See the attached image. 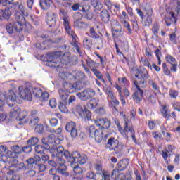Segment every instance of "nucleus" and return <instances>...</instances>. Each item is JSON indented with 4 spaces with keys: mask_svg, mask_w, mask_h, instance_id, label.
I'll use <instances>...</instances> for the list:
<instances>
[{
    "mask_svg": "<svg viewBox=\"0 0 180 180\" xmlns=\"http://www.w3.org/2000/svg\"><path fill=\"white\" fill-rule=\"evenodd\" d=\"M85 78V74L82 72H77L76 73V79H84Z\"/></svg>",
    "mask_w": 180,
    "mask_h": 180,
    "instance_id": "nucleus-61",
    "label": "nucleus"
},
{
    "mask_svg": "<svg viewBox=\"0 0 180 180\" xmlns=\"http://www.w3.org/2000/svg\"><path fill=\"white\" fill-rule=\"evenodd\" d=\"M148 84L150 85V86H152L154 91H160V86H158V85H157L156 83L154 82V81H153V79L148 80Z\"/></svg>",
    "mask_w": 180,
    "mask_h": 180,
    "instance_id": "nucleus-51",
    "label": "nucleus"
},
{
    "mask_svg": "<svg viewBox=\"0 0 180 180\" xmlns=\"http://www.w3.org/2000/svg\"><path fill=\"white\" fill-rule=\"evenodd\" d=\"M49 99V93L42 92L41 96L39 97V100L41 102H44V101H47Z\"/></svg>",
    "mask_w": 180,
    "mask_h": 180,
    "instance_id": "nucleus-55",
    "label": "nucleus"
},
{
    "mask_svg": "<svg viewBox=\"0 0 180 180\" xmlns=\"http://www.w3.org/2000/svg\"><path fill=\"white\" fill-rule=\"evenodd\" d=\"M63 54L60 51L53 52L47 54V65L49 67H53L54 68H63L64 67V62L60 61V57Z\"/></svg>",
    "mask_w": 180,
    "mask_h": 180,
    "instance_id": "nucleus-4",
    "label": "nucleus"
},
{
    "mask_svg": "<svg viewBox=\"0 0 180 180\" xmlns=\"http://www.w3.org/2000/svg\"><path fill=\"white\" fill-rule=\"evenodd\" d=\"M169 37L171 43H172V44H176V34L175 32L170 34Z\"/></svg>",
    "mask_w": 180,
    "mask_h": 180,
    "instance_id": "nucleus-56",
    "label": "nucleus"
},
{
    "mask_svg": "<svg viewBox=\"0 0 180 180\" xmlns=\"http://www.w3.org/2000/svg\"><path fill=\"white\" fill-rule=\"evenodd\" d=\"M7 161H9L10 163V168H12V167H16V165L19 161H18V159H15L14 158H12V155L7 158Z\"/></svg>",
    "mask_w": 180,
    "mask_h": 180,
    "instance_id": "nucleus-40",
    "label": "nucleus"
},
{
    "mask_svg": "<svg viewBox=\"0 0 180 180\" xmlns=\"http://www.w3.org/2000/svg\"><path fill=\"white\" fill-rule=\"evenodd\" d=\"M22 148L16 145L12 147V151L15 153V154H20L22 153Z\"/></svg>",
    "mask_w": 180,
    "mask_h": 180,
    "instance_id": "nucleus-53",
    "label": "nucleus"
},
{
    "mask_svg": "<svg viewBox=\"0 0 180 180\" xmlns=\"http://www.w3.org/2000/svg\"><path fill=\"white\" fill-rule=\"evenodd\" d=\"M129 165V160L124 159L120 160L117 165V171H124L127 166Z\"/></svg>",
    "mask_w": 180,
    "mask_h": 180,
    "instance_id": "nucleus-23",
    "label": "nucleus"
},
{
    "mask_svg": "<svg viewBox=\"0 0 180 180\" xmlns=\"http://www.w3.org/2000/svg\"><path fill=\"white\" fill-rule=\"evenodd\" d=\"M11 18V10L9 8H5L4 11L0 10V20H9Z\"/></svg>",
    "mask_w": 180,
    "mask_h": 180,
    "instance_id": "nucleus-22",
    "label": "nucleus"
},
{
    "mask_svg": "<svg viewBox=\"0 0 180 180\" xmlns=\"http://www.w3.org/2000/svg\"><path fill=\"white\" fill-rule=\"evenodd\" d=\"M143 98H144V91H143L141 89H137V90H135L132 94V99H134L136 103H140L143 100Z\"/></svg>",
    "mask_w": 180,
    "mask_h": 180,
    "instance_id": "nucleus-15",
    "label": "nucleus"
},
{
    "mask_svg": "<svg viewBox=\"0 0 180 180\" xmlns=\"http://www.w3.org/2000/svg\"><path fill=\"white\" fill-rule=\"evenodd\" d=\"M63 25L66 33H68V34L72 37V46L74 47V49H75L77 53H81V50L79 49V44L77 42V39H75V37H77V34H75V32L71 29V26H70V22H68L67 18L63 19Z\"/></svg>",
    "mask_w": 180,
    "mask_h": 180,
    "instance_id": "nucleus-6",
    "label": "nucleus"
},
{
    "mask_svg": "<svg viewBox=\"0 0 180 180\" xmlns=\"http://www.w3.org/2000/svg\"><path fill=\"white\" fill-rule=\"evenodd\" d=\"M57 171L58 174H60V175H63V176H65V178L70 176V173L67 172V166H62L58 167Z\"/></svg>",
    "mask_w": 180,
    "mask_h": 180,
    "instance_id": "nucleus-31",
    "label": "nucleus"
},
{
    "mask_svg": "<svg viewBox=\"0 0 180 180\" xmlns=\"http://www.w3.org/2000/svg\"><path fill=\"white\" fill-rule=\"evenodd\" d=\"M64 157H65L68 162H70L71 165L78 163L85 164L88 160V157L86 155L81 154L78 151H75L70 154L68 150H65Z\"/></svg>",
    "mask_w": 180,
    "mask_h": 180,
    "instance_id": "nucleus-3",
    "label": "nucleus"
},
{
    "mask_svg": "<svg viewBox=\"0 0 180 180\" xmlns=\"http://www.w3.org/2000/svg\"><path fill=\"white\" fill-rule=\"evenodd\" d=\"M134 86H136V89H140L141 88H146L147 86V82H146V79L141 78L138 79V80H134L133 82Z\"/></svg>",
    "mask_w": 180,
    "mask_h": 180,
    "instance_id": "nucleus-21",
    "label": "nucleus"
},
{
    "mask_svg": "<svg viewBox=\"0 0 180 180\" xmlns=\"http://www.w3.org/2000/svg\"><path fill=\"white\" fill-rule=\"evenodd\" d=\"M112 35L117 37H122L123 36V30H122V25H118L117 27H112Z\"/></svg>",
    "mask_w": 180,
    "mask_h": 180,
    "instance_id": "nucleus-26",
    "label": "nucleus"
},
{
    "mask_svg": "<svg viewBox=\"0 0 180 180\" xmlns=\"http://www.w3.org/2000/svg\"><path fill=\"white\" fill-rule=\"evenodd\" d=\"M91 71L94 72V74L97 77V78L99 79L102 77V73L98 70L96 68L91 69Z\"/></svg>",
    "mask_w": 180,
    "mask_h": 180,
    "instance_id": "nucleus-59",
    "label": "nucleus"
},
{
    "mask_svg": "<svg viewBox=\"0 0 180 180\" xmlns=\"http://www.w3.org/2000/svg\"><path fill=\"white\" fill-rule=\"evenodd\" d=\"M91 5L94 6V8L98 9V11H101V9L103 8L102 2H101L99 0H91Z\"/></svg>",
    "mask_w": 180,
    "mask_h": 180,
    "instance_id": "nucleus-33",
    "label": "nucleus"
},
{
    "mask_svg": "<svg viewBox=\"0 0 180 180\" xmlns=\"http://www.w3.org/2000/svg\"><path fill=\"white\" fill-rule=\"evenodd\" d=\"M58 94H59V98L62 101L63 103H67L68 102V96L69 94L68 91L64 90V89H60L58 90Z\"/></svg>",
    "mask_w": 180,
    "mask_h": 180,
    "instance_id": "nucleus-20",
    "label": "nucleus"
},
{
    "mask_svg": "<svg viewBox=\"0 0 180 180\" xmlns=\"http://www.w3.org/2000/svg\"><path fill=\"white\" fill-rule=\"evenodd\" d=\"M72 2L71 0H63V6H65V8H71Z\"/></svg>",
    "mask_w": 180,
    "mask_h": 180,
    "instance_id": "nucleus-62",
    "label": "nucleus"
},
{
    "mask_svg": "<svg viewBox=\"0 0 180 180\" xmlns=\"http://www.w3.org/2000/svg\"><path fill=\"white\" fill-rule=\"evenodd\" d=\"M82 14L81 13H75L73 15V23H76L77 22H80L81 20H82Z\"/></svg>",
    "mask_w": 180,
    "mask_h": 180,
    "instance_id": "nucleus-43",
    "label": "nucleus"
},
{
    "mask_svg": "<svg viewBox=\"0 0 180 180\" xmlns=\"http://www.w3.org/2000/svg\"><path fill=\"white\" fill-rule=\"evenodd\" d=\"M20 108L18 107H15L12 108L10 111V117H15V116H19V120L22 122V120H25L26 119V116H27V112H22L20 114Z\"/></svg>",
    "mask_w": 180,
    "mask_h": 180,
    "instance_id": "nucleus-12",
    "label": "nucleus"
},
{
    "mask_svg": "<svg viewBox=\"0 0 180 180\" xmlns=\"http://www.w3.org/2000/svg\"><path fill=\"white\" fill-rule=\"evenodd\" d=\"M0 153L3 155H6V158L12 156V152L8 150L6 146H0Z\"/></svg>",
    "mask_w": 180,
    "mask_h": 180,
    "instance_id": "nucleus-29",
    "label": "nucleus"
},
{
    "mask_svg": "<svg viewBox=\"0 0 180 180\" xmlns=\"http://www.w3.org/2000/svg\"><path fill=\"white\" fill-rule=\"evenodd\" d=\"M65 130L68 133H70L71 137L72 139H75L77 136H78V130L77 129V124L75 122L71 121L66 124Z\"/></svg>",
    "mask_w": 180,
    "mask_h": 180,
    "instance_id": "nucleus-11",
    "label": "nucleus"
},
{
    "mask_svg": "<svg viewBox=\"0 0 180 180\" xmlns=\"http://www.w3.org/2000/svg\"><path fill=\"white\" fill-rule=\"evenodd\" d=\"M141 61L142 64H143V65H145V67H148V68H150V70H152V66L150 64V63L148 62V60L141 58Z\"/></svg>",
    "mask_w": 180,
    "mask_h": 180,
    "instance_id": "nucleus-57",
    "label": "nucleus"
},
{
    "mask_svg": "<svg viewBox=\"0 0 180 180\" xmlns=\"http://www.w3.org/2000/svg\"><path fill=\"white\" fill-rule=\"evenodd\" d=\"M98 178H101L103 180H110V175L108 173H100L97 174Z\"/></svg>",
    "mask_w": 180,
    "mask_h": 180,
    "instance_id": "nucleus-49",
    "label": "nucleus"
},
{
    "mask_svg": "<svg viewBox=\"0 0 180 180\" xmlns=\"http://www.w3.org/2000/svg\"><path fill=\"white\" fill-rule=\"evenodd\" d=\"M124 133L127 138H129V136H130L134 141V143H137V139H136V132L134 131V129L129 124V122L126 118H124Z\"/></svg>",
    "mask_w": 180,
    "mask_h": 180,
    "instance_id": "nucleus-10",
    "label": "nucleus"
},
{
    "mask_svg": "<svg viewBox=\"0 0 180 180\" xmlns=\"http://www.w3.org/2000/svg\"><path fill=\"white\" fill-rule=\"evenodd\" d=\"M169 112H171L165 105L162 106V108L161 110V113L165 119H169L171 117V115H169Z\"/></svg>",
    "mask_w": 180,
    "mask_h": 180,
    "instance_id": "nucleus-34",
    "label": "nucleus"
},
{
    "mask_svg": "<svg viewBox=\"0 0 180 180\" xmlns=\"http://www.w3.org/2000/svg\"><path fill=\"white\" fill-rule=\"evenodd\" d=\"M25 17L17 14L15 19L6 27L8 33H9V34L15 33V32L20 33V32L23 30V25H25Z\"/></svg>",
    "mask_w": 180,
    "mask_h": 180,
    "instance_id": "nucleus-2",
    "label": "nucleus"
},
{
    "mask_svg": "<svg viewBox=\"0 0 180 180\" xmlns=\"http://www.w3.org/2000/svg\"><path fill=\"white\" fill-rule=\"evenodd\" d=\"M106 148L110 150V151H114L117 157H122L123 155V144L120 143L119 140L115 137L108 139L106 143Z\"/></svg>",
    "mask_w": 180,
    "mask_h": 180,
    "instance_id": "nucleus-5",
    "label": "nucleus"
},
{
    "mask_svg": "<svg viewBox=\"0 0 180 180\" xmlns=\"http://www.w3.org/2000/svg\"><path fill=\"white\" fill-rule=\"evenodd\" d=\"M89 137L94 139L97 143H101L103 139V132L95 128V126L90 125L86 128Z\"/></svg>",
    "mask_w": 180,
    "mask_h": 180,
    "instance_id": "nucleus-7",
    "label": "nucleus"
},
{
    "mask_svg": "<svg viewBox=\"0 0 180 180\" xmlns=\"http://www.w3.org/2000/svg\"><path fill=\"white\" fill-rule=\"evenodd\" d=\"M172 106L174 109V110H177V112H180V103L176 102L172 103Z\"/></svg>",
    "mask_w": 180,
    "mask_h": 180,
    "instance_id": "nucleus-64",
    "label": "nucleus"
},
{
    "mask_svg": "<svg viewBox=\"0 0 180 180\" xmlns=\"http://www.w3.org/2000/svg\"><path fill=\"white\" fill-rule=\"evenodd\" d=\"M77 96L81 101H88V99H91V98L95 96V91L92 89H86L82 92L77 93Z\"/></svg>",
    "mask_w": 180,
    "mask_h": 180,
    "instance_id": "nucleus-9",
    "label": "nucleus"
},
{
    "mask_svg": "<svg viewBox=\"0 0 180 180\" xmlns=\"http://www.w3.org/2000/svg\"><path fill=\"white\" fill-rule=\"evenodd\" d=\"M97 174H100V173H96L95 174L94 172H89L86 174V178H88L89 179H95V180H96V176H98Z\"/></svg>",
    "mask_w": 180,
    "mask_h": 180,
    "instance_id": "nucleus-50",
    "label": "nucleus"
},
{
    "mask_svg": "<svg viewBox=\"0 0 180 180\" xmlns=\"http://www.w3.org/2000/svg\"><path fill=\"white\" fill-rule=\"evenodd\" d=\"M122 23L124 26V27L127 29V32L129 33V34H131V27H130V23H129V22L126 21V20H123Z\"/></svg>",
    "mask_w": 180,
    "mask_h": 180,
    "instance_id": "nucleus-54",
    "label": "nucleus"
},
{
    "mask_svg": "<svg viewBox=\"0 0 180 180\" xmlns=\"http://www.w3.org/2000/svg\"><path fill=\"white\" fill-rule=\"evenodd\" d=\"M101 19L104 23H109L110 20V15L108 10H103L101 13Z\"/></svg>",
    "mask_w": 180,
    "mask_h": 180,
    "instance_id": "nucleus-24",
    "label": "nucleus"
},
{
    "mask_svg": "<svg viewBox=\"0 0 180 180\" xmlns=\"http://www.w3.org/2000/svg\"><path fill=\"white\" fill-rule=\"evenodd\" d=\"M51 0H39V5L41 9L47 11L51 6Z\"/></svg>",
    "mask_w": 180,
    "mask_h": 180,
    "instance_id": "nucleus-25",
    "label": "nucleus"
},
{
    "mask_svg": "<svg viewBox=\"0 0 180 180\" xmlns=\"http://www.w3.org/2000/svg\"><path fill=\"white\" fill-rule=\"evenodd\" d=\"M63 140H64V137L61 136L56 138V135L51 134L46 138H42L41 141L42 144L45 145V148L50 149V146H57V144H60Z\"/></svg>",
    "mask_w": 180,
    "mask_h": 180,
    "instance_id": "nucleus-8",
    "label": "nucleus"
},
{
    "mask_svg": "<svg viewBox=\"0 0 180 180\" xmlns=\"http://www.w3.org/2000/svg\"><path fill=\"white\" fill-rule=\"evenodd\" d=\"M63 87L64 88V91H66V92H70L71 89H74V84L68 83V82H64L63 83Z\"/></svg>",
    "mask_w": 180,
    "mask_h": 180,
    "instance_id": "nucleus-38",
    "label": "nucleus"
},
{
    "mask_svg": "<svg viewBox=\"0 0 180 180\" xmlns=\"http://www.w3.org/2000/svg\"><path fill=\"white\" fill-rule=\"evenodd\" d=\"M22 151L26 154L28 153H32V146L28 144L27 146H24L22 148Z\"/></svg>",
    "mask_w": 180,
    "mask_h": 180,
    "instance_id": "nucleus-60",
    "label": "nucleus"
},
{
    "mask_svg": "<svg viewBox=\"0 0 180 180\" xmlns=\"http://www.w3.org/2000/svg\"><path fill=\"white\" fill-rule=\"evenodd\" d=\"M174 22H176L175 15H174V13H170V17L165 19V23L167 26H171Z\"/></svg>",
    "mask_w": 180,
    "mask_h": 180,
    "instance_id": "nucleus-36",
    "label": "nucleus"
},
{
    "mask_svg": "<svg viewBox=\"0 0 180 180\" xmlns=\"http://www.w3.org/2000/svg\"><path fill=\"white\" fill-rule=\"evenodd\" d=\"M163 72L165 75H169L171 74V71L168 70V67H167V63H162Z\"/></svg>",
    "mask_w": 180,
    "mask_h": 180,
    "instance_id": "nucleus-58",
    "label": "nucleus"
},
{
    "mask_svg": "<svg viewBox=\"0 0 180 180\" xmlns=\"http://www.w3.org/2000/svg\"><path fill=\"white\" fill-rule=\"evenodd\" d=\"M165 58L166 61L169 63V64H174L175 63H176V60L175 59V58L172 57V56L171 55H167Z\"/></svg>",
    "mask_w": 180,
    "mask_h": 180,
    "instance_id": "nucleus-52",
    "label": "nucleus"
},
{
    "mask_svg": "<svg viewBox=\"0 0 180 180\" xmlns=\"http://www.w3.org/2000/svg\"><path fill=\"white\" fill-rule=\"evenodd\" d=\"M75 174H82V169L78 167V163L72 165Z\"/></svg>",
    "mask_w": 180,
    "mask_h": 180,
    "instance_id": "nucleus-48",
    "label": "nucleus"
},
{
    "mask_svg": "<svg viewBox=\"0 0 180 180\" xmlns=\"http://www.w3.org/2000/svg\"><path fill=\"white\" fill-rule=\"evenodd\" d=\"M32 87L29 84H25L20 86L18 88L19 96H17L13 91H8L6 97L7 104L12 108L15 105V103H22V99H26L27 101H32Z\"/></svg>",
    "mask_w": 180,
    "mask_h": 180,
    "instance_id": "nucleus-1",
    "label": "nucleus"
},
{
    "mask_svg": "<svg viewBox=\"0 0 180 180\" xmlns=\"http://www.w3.org/2000/svg\"><path fill=\"white\" fill-rule=\"evenodd\" d=\"M48 150H49V148H46L45 144H44V146L41 145H37L34 147V151L37 154H44L45 153H47Z\"/></svg>",
    "mask_w": 180,
    "mask_h": 180,
    "instance_id": "nucleus-27",
    "label": "nucleus"
},
{
    "mask_svg": "<svg viewBox=\"0 0 180 180\" xmlns=\"http://www.w3.org/2000/svg\"><path fill=\"white\" fill-rule=\"evenodd\" d=\"M85 107H82V105H77L75 108V111L77 115H79V117H84L85 116Z\"/></svg>",
    "mask_w": 180,
    "mask_h": 180,
    "instance_id": "nucleus-30",
    "label": "nucleus"
},
{
    "mask_svg": "<svg viewBox=\"0 0 180 180\" xmlns=\"http://www.w3.org/2000/svg\"><path fill=\"white\" fill-rule=\"evenodd\" d=\"M152 32L153 34L157 36L158 34V32H160V25L157 22L154 23L152 27Z\"/></svg>",
    "mask_w": 180,
    "mask_h": 180,
    "instance_id": "nucleus-47",
    "label": "nucleus"
},
{
    "mask_svg": "<svg viewBox=\"0 0 180 180\" xmlns=\"http://www.w3.org/2000/svg\"><path fill=\"white\" fill-rule=\"evenodd\" d=\"M56 167H65V160L63 158V156H56Z\"/></svg>",
    "mask_w": 180,
    "mask_h": 180,
    "instance_id": "nucleus-35",
    "label": "nucleus"
},
{
    "mask_svg": "<svg viewBox=\"0 0 180 180\" xmlns=\"http://www.w3.org/2000/svg\"><path fill=\"white\" fill-rule=\"evenodd\" d=\"M95 124L98 126L100 129H104L105 130L110 127V121L108 118H99L94 120Z\"/></svg>",
    "mask_w": 180,
    "mask_h": 180,
    "instance_id": "nucleus-13",
    "label": "nucleus"
},
{
    "mask_svg": "<svg viewBox=\"0 0 180 180\" xmlns=\"http://www.w3.org/2000/svg\"><path fill=\"white\" fill-rule=\"evenodd\" d=\"M83 46L86 47V49H91L92 46V39L88 37H84L83 39Z\"/></svg>",
    "mask_w": 180,
    "mask_h": 180,
    "instance_id": "nucleus-37",
    "label": "nucleus"
},
{
    "mask_svg": "<svg viewBox=\"0 0 180 180\" xmlns=\"http://www.w3.org/2000/svg\"><path fill=\"white\" fill-rule=\"evenodd\" d=\"M5 99H6L5 94L0 93V122L6 119V114H5L4 108H2V106L5 105Z\"/></svg>",
    "mask_w": 180,
    "mask_h": 180,
    "instance_id": "nucleus-14",
    "label": "nucleus"
},
{
    "mask_svg": "<svg viewBox=\"0 0 180 180\" xmlns=\"http://www.w3.org/2000/svg\"><path fill=\"white\" fill-rule=\"evenodd\" d=\"M65 105H67V103H64L63 102L60 103V104L58 105L59 110L63 113H68V108H67V106Z\"/></svg>",
    "mask_w": 180,
    "mask_h": 180,
    "instance_id": "nucleus-45",
    "label": "nucleus"
},
{
    "mask_svg": "<svg viewBox=\"0 0 180 180\" xmlns=\"http://www.w3.org/2000/svg\"><path fill=\"white\" fill-rule=\"evenodd\" d=\"M99 105V98H92L87 103L89 109H95Z\"/></svg>",
    "mask_w": 180,
    "mask_h": 180,
    "instance_id": "nucleus-28",
    "label": "nucleus"
},
{
    "mask_svg": "<svg viewBox=\"0 0 180 180\" xmlns=\"http://www.w3.org/2000/svg\"><path fill=\"white\" fill-rule=\"evenodd\" d=\"M46 21L49 27H54L57 22V14L56 13H49Z\"/></svg>",
    "mask_w": 180,
    "mask_h": 180,
    "instance_id": "nucleus-16",
    "label": "nucleus"
},
{
    "mask_svg": "<svg viewBox=\"0 0 180 180\" xmlns=\"http://www.w3.org/2000/svg\"><path fill=\"white\" fill-rule=\"evenodd\" d=\"M39 143V138L37 137H32L27 141V144L31 146L32 147L36 146Z\"/></svg>",
    "mask_w": 180,
    "mask_h": 180,
    "instance_id": "nucleus-42",
    "label": "nucleus"
},
{
    "mask_svg": "<svg viewBox=\"0 0 180 180\" xmlns=\"http://www.w3.org/2000/svg\"><path fill=\"white\" fill-rule=\"evenodd\" d=\"M42 91L41 89L37 87L32 89V94L33 95H34V96H36V98H39L40 96H41V94H42Z\"/></svg>",
    "mask_w": 180,
    "mask_h": 180,
    "instance_id": "nucleus-44",
    "label": "nucleus"
},
{
    "mask_svg": "<svg viewBox=\"0 0 180 180\" xmlns=\"http://www.w3.org/2000/svg\"><path fill=\"white\" fill-rule=\"evenodd\" d=\"M144 11L148 16H153V8H151V6L150 5H146Z\"/></svg>",
    "mask_w": 180,
    "mask_h": 180,
    "instance_id": "nucleus-46",
    "label": "nucleus"
},
{
    "mask_svg": "<svg viewBox=\"0 0 180 180\" xmlns=\"http://www.w3.org/2000/svg\"><path fill=\"white\" fill-rule=\"evenodd\" d=\"M50 153L52 154V157H63L65 151L63 146H58L57 148L51 149Z\"/></svg>",
    "mask_w": 180,
    "mask_h": 180,
    "instance_id": "nucleus-18",
    "label": "nucleus"
},
{
    "mask_svg": "<svg viewBox=\"0 0 180 180\" xmlns=\"http://www.w3.org/2000/svg\"><path fill=\"white\" fill-rule=\"evenodd\" d=\"M86 26H88V25H86V23H85V22L83 21H77V22H73V27L75 29L82 30L85 29Z\"/></svg>",
    "mask_w": 180,
    "mask_h": 180,
    "instance_id": "nucleus-32",
    "label": "nucleus"
},
{
    "mask_svg": "<svg viewBox=\"0 0 180 180\" xmlns=\"http://www.w3.org/2000/svg\"><path fill=\"white\" fill-rule=\"evenodd\" d=\"M39 122H40V119L37 116V111L32 110L31 112V118L30 121L29 122V125L31 127L36 126Z\"/></svg>",
    "mask_w": 180,
    "mask_h": 180,
    "instance_id": "nucleus-17",
    "label": "nucleus"
},
{
    "mask_svg": "<svg viewBox=\"0 0 180 180\" xmlns=\"http://www.w3.org/2000/svg\"><path fill=\"white\" fill-rule=\"evenodd\" d=\"M169 95L171 98H173L174 99H175L176 98V96H178V91L176 90H170L169 91Z\"/></svg>",
    "mask_w": 180,
    "mask_h": 180,
    "instance_id": "nucleus-63",
    "label": "nucleus"
},
{
    "mask_svg": "<svg viewBox=\"0 0 180 180\" xmlns=\"http://www.w3.org/2000/svg\"><path fill=\"white\" fill-rule=\"evenodd\" d=\"M44 131V126L41 124H37L34 128V132L37 134H41Z\"/></svg>",
    "mask_w": 180,
    "mask_h": 180,
    "instance_id": "nucleus-41",
    "label": "nucleus"
},
{
    "mask_svg": "<svg viewBox=\"0 0 180 180\" xmlns=\"http://www.w3.org/2000/svg\"><path fill=\"white\" fill-rule=\"evenodd\" d=\"M105 94L108 95V96L111 99V103L112 105H115V106H119V100L116 99V97H115V95L113 94V92L110 91V89H105Z\"/></svg>",
    "mask_w": 180,
    "mask_h": 180,
    "instance_id": "nucleus-19",
    "label": "nucleus"
},
{
    "mask_svg": "<svg viewBox=\"0 0 180 180\" xmlns=\"http://www.w3.org/2000/svg\"><path fill=\"white\" fill-rule=\"evenodd\" d=\"M89 37H91V39H99V34L96 33V31H95V28L91 27L89 31Z\"/></svg>",
    "mask_w": 180,
    "mask_h": 180,
    "instance_id": "nucleus-39",
    "label": "nucleus"
}]
</instances>
